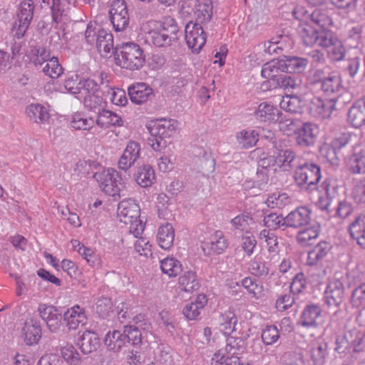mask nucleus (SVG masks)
Here are the masks:
<instances>
[{"mask_svg":"<svg viewBox=\"0 0 365 365\" xmlns=\"http://www.w3.org/2000/svg\"><path fill=\"white\" fill-rule=\"evenodd\" d=\"M115 59L117 65L130 71L139 70L145 61L143 50L132 41L122 43L115 47Z\"/></svg>","mask_w":365,"mask_h":365,"instance_id":"f257e3e1","label":"nucleus"},{"mask_svg":"<svg viewBox=\"0 0 365 365\" xmlns=\"http://www.w3.org/2000/svg\"><path fill=\"white\" fill-rule=\"evenodd\" d=\"M178 31L176 21L170 16H166L158 27L149 32L148 38L156 47L166 48L178 40Z\"/></svg>","mask_w":365,"mask_h":365,"instance_id":"f03ea898","label":"nucleus"},{"mask_svg":"<svg viewBox=\"0 0 365 365\" xmlns=\"http://www.w3.org/2000/svg\"><path fill=\"white\" fill-rule=\"evenodd\" d=\"M321 177L320 167L316 163L304 160L294 173V180L298 187L307 192L317 189Z\"/></svg>","mask_w":365,"mask_h":365,"instance_id":"7ed1b4c3","label":"nucleus"},{"mask_svg":"<svg viewBox=\"0 0 365 365\" xmlns=\"http://www.w3.org/2000/svg\"><path fill=\"white\" fill-rule=\"evenodd\" d=\"M85 39L88 44L96 43L99 53L103 57H108L115 51L113 45V34L104 29L96 30L92 24H88L85 31Z\"/></svg>","mask_w":365,"mask_h":365,"instance_id":"20e7f679","label":"nucleus"},{"mask_svg":"<svg viewBox=\"0 0 365 365\" xmlns=\"http://www.w3.org/2000/svg\"><path fill=\"white\" fill-rule=\"evenodd\" d=\"M94 178L99 183L102 190L108 195H120V185L124 187V181L119 173L113 168L105 169L96 173Z\"/></svg>","mask_w":365,"mask_h":365,"instance_id":"39448f33","label":"nucleus"},{"mask_svg":"<svg viewBox=\"0 0 365 365\" xmlns=\"http://www.w3.org/2000/svg\"><path fill=\"white\" fill-rule=\"evenodd\" d=\"M33 0H24L19 8L18 19L15 21L12 31L14 36L20 38L24 36L34 16Z\"/></svg>","mask_w":365,"mask_h":365,"instance_id":"423d86ee","label":"nucleus"},{"mask_svg":"<svg viewBox=\"0 0 365 365\" xmlns=\"http://www.w3.org/2000/svg\"><path fill=\"white\" fill-rule=\"evenodd\" d=\"M202 25L190 21L185 29L186 43L193 53H199L206 42V34Z\"/></svg>","mask_w":365,"mask_h":365,"instance_id":"0eeeda50","label":"nucleus"},{"mask_svg":"<svg viewBox=\"0 0 365 365\" xmlns=\"http://www.w3.org/2000/svg\"><path fill=\"white\" fill-rule=\"evenodd\" d=\"M109 14L115 31H123L128 26L130 16L124 0H114L110 6Z\"/></svg>","mask_w":365,"mask_h":365,"instance_id":"6e6552de","label":"nucleus"},{"mask_svg":"<svg viewBox=\"0 0 365 365\" xmlns=\"http://www.w3.org/2000/svg\"><path fill=\"white\" fill-rule=\"evenodd\" d=\"M345 299L344 284L339 279L330 281L324 291V299L329 308H339Z\"/></svg>","mask_w":365,"mask_h":365,"instance_id":"1a4fd4ad","label":"nucleus"},{"mask_svg":"<svg viewBox=\"0 0 365 365\" xmlns=\"http://www.w3.org/2000/svg\"><path fill=\"white\" fill-rule=\"evenodd\" d=\"M319 133L318 126L312 123H304L294 130L295 142L302 148L312 146Z\"/></svg>","mask_w":365,"mask_h":365,"instance_id":"9d476101","label":"nucleus"},{"mask_svg":"<svg viewBox=\"0 0 365 365\" xmlns=\"http://www.w3.org/2000/svg\"><path fill=\"white\" fill-rule=\"evenodd\" d=\"M38 312L51 332H56L62 324V314L56 307L44 304H39Z\"/></svg>","mask_w":365,"mask_h":365,"instance_id":"9b49d317","label":"nucleus"},{"mask_svg":"<svg viewBox=\"0 0 365 365\" xmlns=\"http://www.w3.org/2000/svg\"><path fill=\"white\" fill-rule=\"evenodd\" d=\"M336 98L333 97L330 99H322L319 97H314L310 103V113L315 118L319 119L329 118L335 110Z\"/></svg>","mask_w":365,"mask_h":365,"instance_id":"f8f14e48","label":"nucleus"},{"mask_svg":"<svg viewBox=\"0 0 365 365\" xmlns=\"http://www.w3.org/2000/svg\"><path fill=\"white\" fill-rule=\"evenodd\" d=\"M202 249L205 255H221L228 247V242L223 232L217 230L213 233L207 242L202 243Z\"/></svg>","mask_w":365,"mask_h":365,"instance_id":"ddd939ff","label":"nucleus"},{"mask_svg":"<svg viewBox=\"0 0 365 365\" xmlns=\"http://www.w3.org/2000/svg\"><path fill=\"white\" fill-rule=\"evenodd\" d=\"M140 145L135 141H129L118 162V168L128 170L140 158Z\"/></svg>","mask_w":365,"mask_h":365,"instance_id":"4468645a","label":"nucleus"},{"mask_svg":"<svg viewBox=\"0 0 365 365\" xmlns=\"http://www.w3.org/2000/svg\"><path fill=\"white\" fill-rule=\"evenodd\" d=\"M304 160L292 149L281 150L278 152L274 163L284 171L297 170Z\"/></svg>","mask_w":365,"mask_h":365,"instance_id":"2eb2a0df","label":"nucleus"},{"mask_svg":"<svg viewBox=\"0 0 365 365\" xmlns=\"http://www.w3.org/2000/svg\"><path fill=\"white\" fill-rule=\"evenodd\" d=\"M312 211L307 207H299L287 216V227L302 228L309 225Z\"/></svg>","mask_w":365,"mask_h":365,"instance_id":"dca6fc26","label":"nucleus"},{"mask_svg":"<svg viewBox=\"0 0 365 365\" xmlns=\"http://www.w3.org/2000/svg\"><path fill=\"white\" fill-rule=\"evenodd\" d=\"M150 135L160 138H170L175 133V121L173 119H160L147 125Z\"/></svg>","mask_w":365,"mask_h":365,"instance_id":"f3484780","label":"nucleus"},{"mask_svg":"<svg viewBox=\"0 0 365 365\" xmlns=\"http://www.w3.org/2000/svg\"><path fill=\"white\" fill-rule=\"evenodd\" d=\"M128 92L130 101L137 105L145 103L154 96L153 88L145 83L129 86Z\"/></svg>","mask_w":365,"mask_h":365,"instance_id":"a211bd4d","label":"nucleus"},{"mask_svg":"<svg viewBox=\"0 0 365 365\" xmlns=\"http://www.w3.org/2000/svg\"><path fill=\"white\" fill-rule=\"evenodd\" d=\"M117 214L120 222L128 224L133 219L140 217V207L134 200H123L118 204Z\"/></svg>","mask_w":365,"mask_h":365,"instance_id":"6ab92c4d","label":"nucleus"},{"mask_svg":"<svg viewBox=\"0 0 365 365\" xmlns=\"http://www.w3.org/2000/svg\"><path fill=\"white\" fill-rule=\"evenodd\" d=\"M279 114V110L267 102L261 103L254 112V116L257 120L269 123L277 122Z\"/></svg>","mask_w":365,"mask_h":365,"instance_id":"aec40b11","label":"nucleus"},{"mask_svg":"<svg viewBox=\"0 0 365 365\" xmlns=\"http://www.w3.org/2000/svg\"><path fill=\"white\" fill-rule=\"evenodd\" d=\"M322 309L314 304H307L303 309L298 324L306 328L318 326L317 319L321 317Z\"/></svg>","mask_w":365,"mask_h":365,"instance_id":"412c9836","label":"nucleus"},{"mask_svg":"<svg viewBox=\"0 0 365 365\" xmlns=\"http://www.w3.org/2000/svg\"><path fill=\"white\" fill-rule=\"evenodd\" d=\"M63 319L68 328L75 330L80 325L83 326L86 323L87 317L84 309L79 305H75L64 313Z\"/></svg>","mask_w":365,"mask_h":365,"instance_id":"4be33fe9","label":"nucleus"},{"mask_svg":"<svg viewBox=\"0 0 365 365\" xmlns=\"http://www.w3.org/2000/svg\"><path fill=\"white\" fill-rule=\"evenodd\" d=\"M331 249L332 245L329 242H319L308 252L307 264L309 266L317 265L327 257Z\"/></svg>","mask_w":365,"mask_h":365,"instance_id":"5701e85b","label":"nucleus"},{"mask_svg":"<svg viewBox=\"0 0 365 365\" xmlns=\"http://www.w3.org/2000/svg\"><path fill=\"white\" fill-rule=\"evenodd\" d=\"M279 66L283 73H302L307 66L308 60L305 58L297 56H284L281 59Z\"/></svg>","mask_w":365,"mask_h":365,"instance_id":"b1692460","label":"nucleus"},{"mask_svg":"<svg viewBox=\"0 0 365 365\" xmlns=\"http://www.w3.org/2000/svg\"><path fill=\"white\" fill-rule=\"evenodd\" d=\"M348 120L355 128H360L365 124V97L357 100L350 108Z\"/></svg>","mask_w":365,"mask_h":365,"instance_id":"393cba45","label":"nucleus"},{"mask_svg":"<svg viewBox=\"0 0 365 365\" xmlns=\"http://www.w3.org/2000/svg\"><path fill=\"white\" fill-rule=\"evenodd\" d=\"M24 341L28 345L36 344L41 338V327L39 322L26 321L22 329Z\"/></svg>","mask_w":365,"mask_h":365,"instance_id":"a878e982","label":"nucleus"},{"mask_svg":"<svg viewBox=\"0 0 365 365\" xmlns=\"http://www.w3.org/2000/svg\"><path fill=\"white\" fill-rule=\"evenodd\" d=\"M212 0H197L195 6V23H208L212 16Z\"/></svg>","mask_w":365,"mask_h":365,"instance_id":"bb28decb","label":"nucleus"},{"mask_svg":"<svg viewBox=\"0 0 365 365\" xmlns=\"http://www.w3.org/2000/svg\"><path fill=\"white\" fill-rule=\"evenodd\" d=\"M78 346L83 354H88L98 349L100 339L96 333L86 331L79 339Z\"/></svg>","mask_w":365,"mask_h":365,"instance_id":"cd10ccee","label":"nucleus"},{"mask_svg":"<svg viewBox=\"0 0 365 365\" xmlns=\"http://www.w3.org/2000/svg\"><path fill=\"white\" fill-rule=\"evenodd\" d=\"M134 178L136 182L142 187L151 186L155 179V174L153 168L148 164H145L137 168L134 173Z\"/></svg>","mask_w":365,"mask_h":365,"instance_id":"c85d7f7f","label":"nucleus"},{"mask_svg":"<svg viewBox=\"0 0 365 365\" xmlns=\"http://www.w3.org/2000/svg\"><path fill=\"white\" fill-rule=\"evenodd\" d=\"M30 120L37 124L46 123L48 121L50 114L46 107L39 103H31L25 110Z\"/></svg>","mask_w":365,"mask_h":365,"instance_id":"c756f323","label":"nucleus"},{"mask_svg":"<svg viewBox=\"0 0 365 365\" xmlns=\"http://www.w3.org/2000/svg\"><path fill=\"white\" fill-rule=\"evenodd\" d=\"M351 237L357 244L365 248V215L358 216L349 225Z\"/></svg>","mask_w":365,"mask_h":365,"instance_id":"7c9ffc66","label":"nucleus"},{"mask_svg":"<svg viewBox=\"0 0 365 365\" xmlns=\"http://www.w3.org/2000/svg\"><path fill=\"white\" fill-rule=\"evenodd\" d=\"M96 123L100 128L106 129L110 126H122L123 125V120L122 118L115 113L103 109L98 114Z\"/></svg>","mask_w":365,"mask_h":365,"instance_id":"2f4dec72","label":"nucleus"},{"mask_svg":"<svg viewBox=\"0 0 365 365\" xmlns=\"http://www.w3.org/2000/svg\"><path fill=\"white\" fill-rule=\"evenodd\" d=\"M332 11L327 8L315 9L310 15L311 21L322 29L333 25Z\"/></svg>","mask_w":365,"mask_h":365,"instance_id":"473e14b6","label":"nucleus"},{"mask_svg":"<svg viewBox=\"0 0 365 365\" xmlns=\"http://www.w3.org/2000/svg\"><path fill=\"white\" fill-rule=\"evenodd\" d=\"M175 239V230L170 223L160 226L157 234V240L159 246L163 250H170Z\"/></svg>","mask_w":365,"mask_h":365,"instance_id":"72a5a7b5","label":"nucleus"},{"mask_svg":"<svg viewBox=\"0 0 365 365\" xmlns=\"http://www.w3.org/2000/svg\"><path fill=\"white\" fill-rule=\"evenodd\" d=\"M218 329L224 334H230L235 330L237 318L234 312L228 310L220 314L216 319Z\"/></svg>","mask_w":365,"mask_h":365,"instance_id":"f704fd0d","label":"nucleus"},{"mask_svg":"<svg viewBox=\"0 0 365 365\" xmlns=\"http://www.w3.org/2000/svg\"><path fill=\"white\" fill-rule=\"evenodd\" d=\"M224 353L229 356H240L247 349L245 339L242 337H228Z\"/></svg>","mask_w":365,"mask_h":365,"instance_id":"c9c22d12","label":"nucleus"},{"mask_svg":"<svg viewBox=\"0 0 365 365\" xmlns=\"http://www.w3.org/2000/svg\"><path fill=\"white\" fill-rule=\"evenodd\" d=\"M207 302L205 295H198L195 302L185 306L182 310L184 316L189 320L196 319L200 314L201 310L203 309Z\"/></svg>","mask_w":365,"mask_h":365,"instance_id":"e433bc0d","label":"nucleus"},{"mask_svg":"<svg viewBox=\"0 0 365 365\" xmlns=\"http://www.w3.org/2000/svg\"><path fill=\"white\" fill-rule=\"evenodd\" d=\"M259 133L253 129H243L236 133V140L239 146L247 149L256 145Z\"/></svg>","mask_w":365,"mask_h":365,"instance_id":"4c0bfd02","label":"nucleus"},{"mask_svg":"<svg viewBox=\"0 0 365 365\" xmlns=\"http://www.w3.org/2000/svg\"><path fill=\"white\" fill-rule=\"evenodd\" d=\"M178 280L179 288L182 291L192 293L200 287V283L195 272H185L179 277Z\"/></svg>","mask_w":365,"mask_h":365,"instance_id":"58836bf2","label":"nucleus"},{"mask_svg":"<svg viewBox=\"0 0 365 365\" xmlns=\"http://www.w3.org/2000/svg\"><path fill=\"white\" fill-rule=\"evenodd\" d=\"M321 227L317 223L306 227L298 232L297 240L302 246H307L312 244V241L316 240L320 233Z\"/></svg>","mask_w":365,"mask_h":365,"instance_id":"ea45409f","label":"nucleus"},{"mask_svg":"<svg viewBox=\"0 0 365 365\" xmlns=\"http://www.w3.org/2000/svg\"><path fill=\"white\" fill-rule=\"evenodd\" d=\"M282 109L292 113H301L304 106V101L297 96H286L282 98L279 103Z\"/></svg>","mask_w":365,"mask_h":365,"instance_id":"a19ab883","label":"nucleus"},{"mask_svg":"<svg viewBox=\"0 0 365 365\" xmlns=\"http://www.w3.org/2000/svg\"><path fill=\"white\" fill-rule=\"evenodd\" d=\"M162 272L169 277H175L182 270L181 262L174 257H166L160 261Z\"/></svg>","mask_w":365,"mask_h":365,"instance_id":"79ce46f5","label":"nucleus"},{"mask_svg":"<svg viewBox=\"0 0 365 365\" xmlns=\"http://www.w3.org/2000/svg\"><path fill=\"white\" fill-rule=\"evenodd\" d=\"M321 89L327 96L339 93L343 89L340 78L336 75L329 74L322 82Z\"/></svg>","mask_w":365,"mask_h":365,"instance_id":"37998d69","label":"nucleus"},{"mask_svg":"<svg viewBox=\"0 0 365 365\" xmlns=\"http://www.w3.org/2000/svg\"><path fill=\"white\" fill-rule=\"evenodd\" d=\"M107 76L103 73H101L96 78H87L81 80V92L83 91L86 94L98 93L105 83L104 77Z\"/></svg>","mask_w":365,"mask_h":365,"instance_id":"c03bdc74","label":"nucleus"},{"mask_svg":"<svg viewBox=\"0 0 365 365\" xmlns=\"http://www.w3.org/2000/svg\"><path fill=\"white\" fill-rule=\"evenodd\" d=\"M313 365H323L327 356V344L325 342H317L309 350Z\"/></svg>","mask_w":365,"mask_h":365,"instance_id":"a18cd8bd","label":"nucleus"},{"mask_svg":"<svg viewBox=\"0 0 365 365\" xmlns=\"http://www.w3.org/2000/svg\"><path fill=\"white\" fill-rule=\"evenodd\" d=\"M123 336L124 331L121 333L118 330H114L113 332H108L105 339V344L109 349L119 351L126 344Z\"/></svg>","mask_w":365,"mask_h":365,"instance_id":"49530a36","label":"nucleus"},{"mask_svg":"<svg viewBox=\"0 0 365 365\" xmlns=\"http://www.w3.org/2000/svg\"><path fill=\"white\" fill-rule=\"evenodd\" d=\"M263 222L264 225L269 228L268 230L270 231L277 229L284 230L287 227L286 217H284L282 215H277L274 212L265 215L263 219Z\"/></svg>","mask_w":365,"mask_h":365,"instance_id":"de8ad7c7","label":"nucleus"},{"mask_svg":"<svg viewBox=\"0 0 365 365\" xmlns=\"http://www.w3.org/2000/svg\"><path fill=\"white\" fill-rule=\"evenodd\" d=\"M105 103L102 96L98 93L86 94L83 98L84 106L98 114L103 109Z\"/></svg>","mask_w":365,"mask_h":365,"instance_id":"09e8293b","label":"nucleus"},{"mask_svg":"<svg viewBox=\"0 0 365 365\" xmlns=\"http://www.w3.org/2000/svg\"><path fill=\"white\" fill-rule=\"evenodd\" d=\"M124 339L125 344H130L134 348L138 349L142 344V333L140 330L134 326L124 327Z\"/></svg>","mask_w":365,"mask_h":365,"instance_id":"8fccbe9b","label":"nucleus"},{"mask_svg":"<svg viewBox=\"0 0 365 365\" xmlns=\"http://www.w3.org/2000/svg\"><path fill=\"white\" fill-rule=\"evenodd\" d=\"M43 72L50 78L56 79L63 73V68L57 57L52 56L43 68Z\"/></svg>","mask_w":365,"mask_h":365,"instance_id":"3c124183","label":"nucleus"},{"mask_svg":"<svg viewBox=\"0 0 365 365\" xmlns=\"http://www.w3.org/2000/svg\"><path fill=\"white\" fill-rule=\"evenodd\" d=\"M347 165L352 173H364L365 155L361 153L352 155L347 161Z\"/></svg>","mask_w":365,"mask_h":365,"instance_id":"603ef678","label":"nucleus"},{"mask_svg":"<svg viewBox=\"0 0 365 365\" xmlns=\"http://www.w3.org/2000/svg\"><path fill=\"white\" fill-rule=\"evenodd\" d=\"M31 61L35 66H42L52 57L51 52L43 46H34L31 49Z\"/></svg>","mask_w":365,"mask_h":365,"instance_id":"864d4df0","label":"nucleus"},{"mask_svg":"<svg viewBox=\"0 0 365 365\" xmlns=\"http://www.w3.org/2000/svg\"><path fill=\"white\" fill-rule=\"evenodd\" d=\"M96 121L92 118H86L81 113H75L72 116L71 125L76 130H89L93 127Z\"/></svg>","mask_w":365,"mask_h":365,"instance_id":"5fc2aeb1","label":"nucleus"},{"mask_svg":"<svg viewBox=\"0 0 365 365\" xmlns=\"http://www.w3.org/2000/svg\"><path fill=\"white\" fill-rule=\"evenodd\" d=\"M96 305V313L103 319L109 317L113 311V302L110 297H101L98 298Z\"/></svg>","mask_w":365,"mask_h":365,"instance_id":"6e6d98bb","label":"nucleus"},{"mask_svg":"<svg viewBox=\"0 0 365 365\" xmlns=\"http://www.w3.org/2000/svg\"><path fill=\"white\" fill-rule=\"evenodd\" d=\"M289 202V196L287 193L274 192L269 195L266 200L267 207L274 208H283Z\"/></svg>","mask_w":365,"mask_h":365,"instance_id":"4d7b16f0","label":"nucleus"},{"mask_svg":"<svg viewBox=\"0 0 365 365\" xmlns=\"http://www.w3.org/2000/svg\"><path fill=\"white\" fill-rule=\"evenodd\" d=\"M259 238L264 240L270 253H277L278 252V240L276 235L268 230H262L259 235Z\"/></svg>","mask_w":365,"mask_h":365,"instance_id":"13d9d810","label":"nucleus"},{"mask_svg":"<svg viewBox=\"0 0 365 365\" xmlns=\"http://www.w3.org/2000/svg\"><path fill=\"white\" fill-rule=\"evenodd\" d=\"M261 337L265 345H272L280 337L279 330L275 325H267L262 331Z\"/></svg>","mask_w":365,"mask_h":365,"instance_id":"bf43d9fd","label":"nucleus"},{"mask_svg":"<svg viewBox=\"0 0 365 365\" xmlns=\"http://www.w3.org/2000/svg\"><path fill=\"white\" fill-rule=\"evenodd\" d=\"M286 73H279L275 76L277 88L284 89H294L299 86V81L293 76Z\"/></svg>","mask_w":365,"mask_h":365,"instance_id":"052dcab7","label":"nucleus"},{"mask_svg":"<svg viewBox=\"0 0 365 365\" xmlns=\"http://www.w3.org/2000/svg\"><path fill=\"white\" fill-rule=\"evenodd\" d=\"M51 10L52 21L59 23L62 20V17L66 14V5L62 0H51V3L48 5Z\"/></svg>","mask_w":365,"mask_h":365,"instance_id":"680f3d73","label":"nucleus"},{"mask_svg":"<svg viewBox=\"0 0 365 365\" xmlns=\"http://www.w3.org/2000/svg\"><path fill=\"white\" fill-rule=\"evenodd\" d=\"M248 269L252 274L259 277L267 276L269 273V268L262 258L255 257L250 262Z\"/></svg>","mask_w":365,"mask_h":365,"instance_id":"e2e57ef3","label":"nucleus"},{"mask_svg":"<svg viewBox=\"0 0 365 365\" xmlns=\"http://www.w3.org/2000/svg\"><path fill=\"white\" fill-rule=\"evenodd\" d=\"M319 31L312 26L304 27L300 31V36L304 45L313 46L317 45Z\"/></svg>","mask_w":365,"mask_h":365,"instance_id":"0e129e2a","label":"nucleus"},{"mask_svg":"<svg viewBox=\"0 0 365 365\" xmlns=\"http://www.w3.org/2000/svg\"><path fill=\"white\" fill-rule=\"evenodd\" d=\"M307 282L302 272L297 274L289 285L290 292L293 294H299L307 288Z\"/></svg>","mask_w":365,"mask_h":365,"instance_id":"69168bd1","label":"nucleus"},{"mask_svg":"<svg viewBox=\"0 0 365 365\" xmlns=\"http://www.w3.org/2000/svg\"><path fill=\"white\" fill-rule=\"evenodd\" d=\"M351 304L356 308L365 307V284H360L353 290Z\"/></svg>","mask_w":365,"mask_h":365,"instance_id":"338daca9","label":"nucleus"},{"mask_svg":"<svg viewBox=\"0 0 365 365\" xmlns=\"http://www.w3.org/2000/svg\"><path fill=\"white\" fill-rule=\"evenodd\" d=\"M284 365H304L303 356L295 351H285L282 356Z\"/></svg>","mask_w":365,"mask_h":365,"instance_id":"774afa93","label":"nucleus"}]
</instances>
